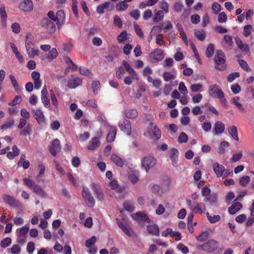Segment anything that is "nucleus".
<instances>
[{
	"label": "nucleus",
	"instance_id": "a19ab883",
	"mask_svg": "<svg viewBox=\"0 0 254 254\" xmlns=\"http://www.w3.org/2000/svg\"><path fill=\"white\" fill-rule=\"evenodd\" d=\"M209 233L207 231L202 232L198 236L196 237V239L199 242H204L208 238Z\"/></svg>",
	"mask_w": 254,
	"mask_h": 254
},
{
	"label": "nucleus",
	"instance_id": "79ce46f5",
	"mask_svg": "<svg viewBox=\"0 0 254 254\" xmlns=\"http://www.w3.org/2000/svg\"><path fill=\"white\" fill-rule=\"evenodd\" d=\"M11 243V240L10 238H5L1 241L0 246L2 248H5L9 246Z\"/></svg>",
	"mask_w": 254,
	"mask_h": 254
},
{
	"label": "nucleus",
	"instance_id": "a878e982",
	"mask_svg": "<svg viewBox=\"0 0 254 254\" xmlns=\"http://www.w3.org/2000/svg\"><path fill=\"white\" fill-rule=\"evenodd\" d=\"M228 132L232 137L237 140H239L237 128L235 126H232L228 128Z\"/></svg>",
	"mask_w": 254,
	"mask_h": 254
},
{
	"label": "nucleus",
	"instance_id": "6ab92c4d",
	"mask_svg": "<svg viewBox=\"0 0 254 254\" xmlns=\"http://www.w3.org/2000/svg\"><path fill=\"white\" fill-rule=\"evenodd\" d=\"M82 83V80L79 78H75L70 79L68 80L67 86L70 88H75L80 85Z\"/></svg>",
	"mask_w": 254,
	"mask_h": 254
},
{
	"label": "nucleus",
	"instance_id": "bf43d9fd",
	"mask_svg": "<svg viewBox=\"0 0 254 254\" xmlns=\"http://www.w3.org/2000/svg\"><path fill=\"white\" fill-rule=\"evenodd\" d=\"M239 64L240 66L244 70L247 71H249L250 69L247 63L243 60H239Z\"/></svg>",
	"mask_w": 254,
	"mask_h": 254
},
{
	"label": "nucleus",
	"instance_id": "a211bd4d",
	"mask_svg": "<svg viewBox=\"0 0 254 254\" xmlns=\"http://www.w3.org/2000/svg\"><path fill=\"white\" fill-rule=\"evenodd\" d=\"M213 168L218 177L223 176V172L225 171L223 166L219 164L218 163L213 164Z\"/></svg>",
	"mask_w": 254,
	"mask_h": 254
},
{
	"label": "nucleus",
	"instance_id": "e2e57ef3",
	"mask_svg": "<svg viewBox=\"0 0 254 254\" xmlns=\"http://www.w3.org/2000/svg\"><path fill=\"white\" fill-rule=\"evenodd\" d=\"M243 156V154L242 153H240L238 154H234L233 157L230 159V162L231 163L236 162L239 160H240Z\"/></svg>",
	"mask_w": 254,
	"mask_h": 254
},
{
	"label": "nucleus",
	"instance_id": "58836bf2",
	"mask_svg": "<svg viewBox=\"0 0 254 254\" xmlns=\"http://www.w3.org/2000/svg\"><path fill=\"white\" fill-rule=\"evenodd\" d=\"M14 124V121L13 120H9L0 126V128L2 129H6L11 127Z\"/></svg>",
	"mask_w": 254,
	"mask_h": 254
},
{
	"label": "nucleus",
	"instance_id": "774afa93",
	"mask_svg": "<svg viewBox=\"0 0 254 254\" xmlns=\"http://www.w3.org/2000/svg\"><path fill=\"white\" fill-rule=\"evenodd\" d=\"M231 89L235 94L239 93L241 91V87L238 83L232 85Z\"/></svg>",
	"mask_w": 254,
	"mask_h": 254
},
{
	"label": "nucleus",
	"instance_id": "69168bd1",
	"mask_svg": "<svg viewBox=\"0 0 254 254\" xmlns=\"http://www.w3.org/2000/svg\"><path fill=\"white\" fill-rule=\"evenodd\" d=\"M156 43L160 46L165 44L166 42L163 40L162 34H159L156 36Z\"/></svg>",
	"mask_w": 254,
	"mask_h": 254
},
{
	"label": "nucleus",
	"instance_id": "a18cd8bd",
	"mask_svg": "<svg viewBox=\"0 0 254 254\" xmlns=\"http://www.w3.org/2000/svg\"><path fill=\"white\" fill-rule=\"evenodd\" d=\"M230 145L229 143L226 141H223L221 142L220 147L219 149L218 153L219 154H222L225 153V148L228 147Z\"/></svg>",
	"mask_w": 254,
	"mask_h": 254
},
{
	"label": "nucleus",
	"instance_id": "4d7b16f0",
	"mask_svg": "<svg viewBox=\"0 0 254 254\" xmlns=\"http://www.w3.org/2000/svg\"><path fill=\"white\" fill-rule=\"evenodd\" d=\"M235 196V195L233 191H229L226 195V198H225L226 202L228 204H230L231 203V201L232 200V199L233 198H234Z\"/></svg>",
	"mask_w": 254,
	"mask_h": 254
},
{
	"label": "nucleus",
	"instance_id": "2eb2a0df",
	"mask_svg": "<svg viewBox=\"0 0 254 254\" xmlns=\"http://www.w3.org/2000/svg\"><path fill=\"white\" fill-rule=\"evenodd\" d=\"M242 208V204L239 202H234L228 208V212L231 215L235 214L237 211Z\"/></svg>",
	"mask_w": 254,
	"mask_h": 254
},
{
	"label": "nucleus",
	"instance_id": "680f3d73",
	"mask_svg": "<svg viewBox=\"0 0 254 254\" xmlns=\"http://www.w3.org/2000/svg\"><path fill=\"white\" fill-rule=\"evenodd\" d=\"M221 5L218 2H214L212 5V9L214 13L217 14L218 12L221 10Z\"/></svg>",
	"mask_w": 254,
	"mask_h": 254
},
{
	"label": "nucleus",
	"instance_id": "ddd939ff",
	"mask_svg": "<svg viewBox=\"0 0 254 254\" xmlns=\"http://www.w3.org/2000/svg\"><path fill=\"white\" fill-rule=\"evenodd\" d=\"M41 100L45 107H50V99L48 98V93L46 86L41 91Z\"/></svg>",
	"mask_w": 254,
	"mask_h": 254
},
{
	"label": "nucleus",
	"instance_id": "6e6552de",
	"mask_svg": "<svg viewBox=\"0 0 254 254\" xmlns=\"http://www.w3.org/2000/svg\"><path fill=\"white\" fill-rule=\"evenodd\" d=\"M218 243L216 241L213 240H210L206 243L203 244L204 247V250L208 252H212L218 248Z\"/></svg>",
	"mask_w": 254,
	"mask_h": 254
},
{
	"label": "nucleus",
	"instance_id": "5fc2aeb1",
	"mask_svg": "<svg viewBox=\"0 0 254 254\" xmlns=\"http://www.w3.org/2000/svg\"><path fill=\"white\" fill-rule=\"evenodd\" d=\"M127 39V33L126 31H122L118 36L117 39L119 43L126 41Z\"/></svg>",
	"mask_w": 254,
	"mask_h": 254
},
{
	"label": "nucleus",
	"instance_id": "473e14b6",
	"mask_svg": "<svg viewBox=\"0 0 254 254\" xmlns=\"http://www.w3.org/2000/svg\"><path fill=\"white\" fill-rule=\"evenodd\" d=\"M239 99L240 98L239 97H235L231 99V102L232 104L236 105L240 111L244 112L245 109L244 108L242 104L238 102Z\"/></svg>",
	"mask_w": 254,
	"mask_h": 254
},
{
	"label": "nucleus",
	"instance_id": "6e6d98bb",
	"mask_svg": "<svg viewBox=\"0 0 254 254\" xmlns=\"http://www.w3.org/2000/svg\"><path fill=\"white\" fill-rule=\"evenodd\" d=\"M29 227L27 226H23L19 230L18 235L22 236L24 237H26L27 233L29 231Z\"/></svg>",
	"mask_w": 254,
	"mask_h": 254
},
{
	"label": "nucleus",
	"instance_id": "5701e85b",
	"mask_svg": "<svg viewBox=\"0 0 254 254\" xmlns=\"http://www.w3.org/2000/svg\"><path fill=\"white\" fill-rule=\"evenodd\" d=\"M26 156L24 154H21L20 158L17 163L18 166H22L24 169H27L29 168L30 163L28 160H26Z\"/></svg>",
	"mask_w": 254,
	"mask_h": 254
},
{
	"label": "nucleus",
	"instance_id": "09e8293b",
	"mask_svg": "<svg viewBox=\"0 0 254 254\" xmlns=\"http://www.w3.org/2000/svg\"><path fill=\"white\" fill-rule=\"evenodd\" d=\"M240 76V73L238 72H234L230 73L227 77V81L229 82H233L236 78Z\"/></svg>",
	"mask_w": 254,
	"mask_h": 254
},
{
	"label": "nucleus",
	"instance_id": "4468645a",
	"mask_svg": "<svg viewBox=\"0 0 254 254\" xmlns=\"http://www.w3.org/2000/svg\"><path fill=\"white\" fill-rule=\"evenodd\" d=\"M60 149V142L59 139H55L53 140L52 145L49 147V151L51 154L55 156L57 155V151Z\"/></svg>",
	"mask_w": 254,
	"mask_h": 254
},
{
	"label": "nucleus",
	"instance_id": "37998d69",
	"mask_svg": "<svg viewBox=\"0 0 254 254\" xmlns=\"http://www.w3.org/2000/svg\"><path fill=\"white\" fill-rule=\"evenodd\" d=\"M32 131V126L30 124H28L26 127L23 130H21L20 134L21 136H26L30 133Z\"/></svg>",
	"mask_w": 254,
	"mask_h": 254
},
{
	"label": "nucleus",
	"instance_id": "4be33fe9",
	"mask_svg": "<svg viewBox=\"0 0 254 254\" xmlns=\"http://www.w3.org/2000/svg\"><path fill=\"white\" fill-rule=\"evenodd\" d=\"M111 160L115 163L116 165L120 167H123L125 164V161H124L122 158L119 157L118 155L116 154H112L111 156Z\"/></svg>",
	"mask_w": 254,
	"mask_h": 254
},
{
	"label": "nucleus",
	"instance_id": "cd10ccee",
	"mask_svg": "<svg viewBox=\"0 0 254 254\" xmlns=\"http://www.w3.org/2000/svg\"><path fill=\"white\" fill-rule=\"evenodd\" d=\"M214 129L215 134L222 133L225 130V126L222 122H217L215 124Z\"/></svg>",
	"mask_w": 254,
	"mask_h": 254
},
{
	"label": "nucleus",
	"instance_id": "4c0bfd02",
	"mask_svg": "<svg viewBox=\"0 0 254 254\" xmlns=\"http://www.w3.org/2000/svg\"><path fill=\"white\" fill-rule=\"evenodd\" d=\"M164 17V12L162 10L158 11L153 17V21L155 22H158L163 19Z\"/></svg>",
	"mask_w": 254,
	"mask_h": 254
},
{
	"label": "nucleus",
	"instance_id": "f257e3e1",
	"mask_svg": "<svg viewBox=\"0 0 254 254\" xmlns=\"http://www.w3.org/2000/svg\"><path fill=\"white\" fill-rule=\"evenodd\" d=\"M214 61L216 64L215 68L217 69L223 71L226 69L225 54L221 50L216 51Z\"/></svg>",
	"mask_w": 254,
	"mask_h": 254
},
{
	"label": "nucleus",
	"instance_id": "aec40b11",
	"mask_svg": "<svg viewBox=\"0 0 254 254\" xmlns=\"http://www.w3.org/2000/svg\"><path fill=\"white\" fill-rule=\"evenodd\" d=\"M135 219L140 222H147V223L150 222V220L148 217L147 215L144 213L138 212H136L135 214Z\"/></svg>",
	"mask_w": 254,
	"mask_h": 254
},
{
	"label": "nucleus",
	"instance_id": "39448f33",
	"mask_svg": "<svg viewBox=\"0 0 254 254\" xmlns=\"http://www.w3.org/2000/svg\"><path fill=\"white\" fill-rule=\"evenodd\" d=\"M82 195L83 199L87 201V205L89 207H93L95 203V199L88 189L83 188Z\"/></svg>",
	"mask_w": 254,
	"mask_h": 254
},
{
	"label": "nucleus",
	"instance_id": "8fccbe9b",
	"mask_svg": "<svg viewBox=\"0 0 254 254\" xmlns=\"http://www.w3.org/2000/svg\"><path fill=\"white\" fill-rule=\"evenodd\" d=\"M0 14L1 18V22L5 23L7 18V14L4 6H1L0 8Z\"/></svg>",
	"mask_w": 254,
	"mask_h": 254
},
{
	"label": "nucleus",
	"instance_id": "0eeeda50",
	"mask_svg": "<svg viewBox=\"0 0 254 254\" xmlns=\"http://www.w3.org/2000/svg\"><path fill=\"white\" fill-rule=\"evenodd\" d=\"M150 59L152 63H157L164 58L163 51L160 49H156L150 54Z\"/></svg>",
	"mask_w": 254,
	"mask_h": 254
},
{
	"label": "nucleus",
	"instance_id": "72a5a7b5",
	"mask_svg": "<svg viewBox=\"0 0 254 254\" xmlns=\"http://www.w3.org/2000/svg\"><path fill=\"white\" fill-rule=\"evenodd\" d=\"M214 52V45L213 44L210 43L206 50L205 54L207 58H210L212 56Z\"/></svg>",
	"mask_w": 254,
	"mask_h": 254
},
{
	"label": "nucleus",
	"instance_id": "2f4dec72",
	"mask_svg": "<svg viewBox=\"0 0 254 254\" xmlns=\"http://www.w3.org/2000/svg\"><path fill=\"white\" fill-rule=\"evenodd\" d=\"M192 210L194 213H202L205 210V205L202 202L197 203Z\"/></svg>",
	"mask_w": 254,
	"mask_h": 254
},
{
	"label": "nucleus",
	"instance_id": "1a4fd4ad",
	"mask_svg": "<svg viewBox=\"0 0 254 254\" xmlns=\"http://www.w3.org/2000/svg\"><path fill=\"white\" fill-rule=\"evenodd\" d=\"M34 116L37 120L38 124L43 125L45 123V117L44 115L43 112L40 109L33 110Z\"/></svg>",
	"mask_w": 254,
	"mask_h": 254
},
{
	"label": "nucleus",
	"instance_id": "20e7f679",
	"mask_svg": "<svg viewBox=\"0 0 254 254\" xmlns=\"http://www.w3.org/2000/svg\"><path fill=\"white\" fill-rule=\"evenodd\" d=\"M156 164V160L152 156H147L144 157L141 161V166L147 172L149 169Z\"/></svg>",
	"mask_w": 254,
	"mask_h": 254
},
{
	"label": "nucleus",
	"instance_id": "c756f323",
	"mask_svg": "<svg viewBox=\"0 0 254 254\" xmlns=\"http://www.w3.org/2000/svg\"><path fill=\"white\" fill-rule=\"evenodd\" d=\"M127 2L129 1L124 0V1L119 2L116 5V9L120 11L125 10L128 6L127 4Z\"/></svg>",
	"mask_w": 254,
	"mask_h": 254
},
{
	"label": "nucleus",
	"instance_id": "f3484780",
	"mask_svg": "<svg viewBox=\"0 0 254 254\" xmlns=\"http://www.w3.org/2000/svg\"><path fill=\"white\" fill-rule=\"evenodd\" d=\"M117 133V129L115 127H110L109 132L107 136V141L111 142L113 141L115 138Z\"/></svg>",
	"mask_w": 254,
	"mask_h": 254
},
{
	"label": "nucleus",
	"instance_id": "052dcab7",
	"mask_svg": "<svg viewBox=\"0 0 254 254\" xmlns=\"http://www.w3.org/2000/svg\"><path fill=\"white\" fill-rule=\"evenodd\" d=\"M9 78L11 80V83H12L13 86L14 87L15 90L16 91H18V90L19 89V85H18L17 80L15 78L14 76L13 75L10 74L9 75Z\"/></svg>",
	"mask_w": 254,
	"mask_h": 254
},
{
	"label": "nucleus",
	"instance_id": "9b49d317",
	"mask_svg": "<svg viewBox=\"0 0 254 254\" xmlns=\"http://www.w3.org/2000/svg\"><path fill=\"white\" fill-rule=\"evenodd\" d=\"M19 7L24 11L30 12L33 9V4L31 0H23L20 3Z\"/></svg>",
	"mask_w": 254,
	"mask_h": 254
},
{
	"label": "nucleus",
	"instance_id": "864d4df0",
	"mask_svg": "<svg viewBox=\"0 0 254 254\" xmlns=\"http://www.w3.org/2000/svg\"><path fill=\"white\" fill-rule=\"evenodd\" d=\"M92 88L95 94L97 93L100 88V83L99 81H93L92 83Z\"/></svg>",
	"mask_w": 254,
	"mask_h": 254
},
{
	"label": "nucleus",
	"instance_id": "9d476101",
	"mask_svg": "<svg viewBox=\"0 0 254 254\" xmlns=\"http://www.w3.org/2000/svg\"><path fill=\"white\" fill-rule=\"evenodd\" d=\"M120 128L122 130L126 132L128 135L131 133V125L130 122L126 119H124L119 124Z\"/></svg>",
	"mask_w": 254,
	"mask_h": 254
},
{
	"label": "nucleus",
	"instance_id": "bb28decb",
	"mask_svg": "<svg viewBox=\"0 0 254 254\" xmlns=\"http://www.w3.org/2000/svg\"><path fill=\"white\" fill-rule=\"evenodd\" d=\"M100 145V142L98 137H95L92 138V142L90 143L87 147L88 150H93Z\"/></svg>",
	"mask_w": 254,
	"mask_h": 254
},
{
	"label": "nucleus",
	"instance_id": "c85d7f7f",
	"mask_svg": "<svg viewBox=\"0 0 254 254\" xmlns=\"http://www.w3.org/2000/svg\"><path fill=\"white\" fill-rule=\"evenodd\" d=\"M126 116L128 119H133L138 116V113L135 109H128L126 111Z\"/></svg>",
	"mask_w": 254,
	"mask_h": 254
},
{
	"label": "nucleus",
	"instance_id": "13d9d810",
	"mask_svg": "<svg viewBox=\"0 0 254 254\" xmlns=\"http://www.w3.org/2000/svg\"><path fill=\"white\" fill-rule=\"evenodd\" d=\"M227 16L224 12H220L218 15V21L219 23H224L227 21Z\"/></svg>",
	"mask_w": 254,
	"mask_h": 254
},
{
	"label": "nucleus",
	"instance_id": "338daca9",
	"mask_svg": "<svg viewBox=\"0 0 254 254\" xmlns=\"http://www.w3.org/2000/svg\"><path fill=\"white\" fill-rule=\"evenodd\" d=\"M202 84L200 83L192 84L190 86V90L192 92H197L202 88Z\"/></svg>",
	"mask_w": 254,
	"mask_h": 254
},
{
	"label": "nucleus",
	"instance_id": "412c9836",
	"mask_svg": "<svg viewBox=\"0 0 254 254\" xmlns=\"http://www.w3.org/2000/svg\"><path fill=\"white\" fill-rule=\"evenodd\" d=\"M123 65L128 73L131 74L133 78H137V75L135 73V71L127 61H124L123 62Z\"/></svg>",
	"mask_w": 254,
	"mask_h": 254
},
{
	"label": "nucleus",
	"instance_id": "f704fd0d",
	"mask_svg": "<svg viewBox=\"0 0 254 254\" xmlns=\"http://www.w3.org/2000/svg\"><path fill=\"white\" fill-rule=\"evenodd\" d=\"M58 52L55 48H53L49 51L47 56V58L48 60L51 61L55 59L58 56Z\"/></svg>",
	"mask_w": 254,
	"mask_h": 254
},
{
	"label": "nucleus",
	"instance_id": "ea45409f",
	"mask_svg": "<svg viewBox=\"0 0 254 254\" xmlns=\"http://www.w3.org/2000/svg\"><path fill=\"white\" fill-rule=\"evenodd\" d=\"M250 182V177L248 176H243L239 179V183L243 187H246Z\"/></svg>",
	"mask_w": 254,
	"mask_h": 254
},
{
	"label": "nucleus",
	"instance_id": "0e129e2a",
	"mask_svg": "<svg viewBox=\"0 0 254 254\" xmlns=\"http://www.w3.org/2000/svg\"><path fill=\"white\" fill-rule=\"evenodd\" d=\"M114 23L115 25L117 26L119 28L122 27V21L121 19L118 16L115 15L114 18Z\"/></svg>",
	"mask_w": 254,
	"mask_h": 254
},
{
	"label": "nucleus",
	"instance_id": "f8f14e48",
	"mask_svg": "<svg viewBox=\"0 0 254 254\" xmlns=\"http://www.w3.org/2000/svg\"><path fill=\"white\" fill-rule=\"evenodd\" d=\"M92 189L94 192L97 199L100 201L104 200V194L98 185L93 183L92 184Z\"/></svg>",
	"mask_w": 254,
	"mask_h": 254
},
{
	"label": "nucleus",
	"instance_id": "3c124183",
	"mask_svg": "<svg viewBox=\"0 0 254 254\" xmlns=\"http://www.w3.org/2000/svg\"><path fill=\"white\" fill-rule=\"evenodd\" d=\"M133 26H134V28L136 34L140 38H143V37H144L143 33L141 28L139 26V25L134 22L133 23Z\"/></svg>",
	"mask_w": 254,
	"mask_h": 254
},
{
	"label": "nucleus",
	"instance_id": "423d86ee",
	"mask_svg": "<svg viewBox=\"0 0 254 254\" xmlns=\"http://www.w3.org/2000/svg\"><path fill=\"white\" fill-rule=\"evenodd\" d=\"M2 199L4 202L8 205L13 207L20 208L22 207V204L18 200L11 195L8 194H3L2 195Z\"/></svg>",
	"mask_w": 254,
	"mask_h": 254
},
{
	"label": "nucleus",
	"instance_id": "dca6fc26",
	"mask_svg": "<svg viewBox=\"0 0 254 254\" xmlns=\"http://www.w3.org/2000/svg\"><path fill=\"white\" fill-rule=\"evenodd\" d=\"M56 20L58 27L61 26L65 20V14L63 10H58L56 15Z\"/></svg>",
	"mask_w": 254,
	"mask_h": 254
},
{
	"label": "nucleus",
	"instance_id": "393cba45",
	"mask_svg": "<svg viewBox=\"0 0 254 254\" xmlns=\"http://www.w3.org/2000/svg\"><path fill=\"white\" fill-rule=\"evenodd\" d=\"M148 233L152 235L159 236V229L156 224L150 225L147 226Z\"/></svg>",
	"mask_w": 254,
	"mask_h": 254
},
{
	"label": "nucleus",
	"instance_id": "f03ea898",
	"mask_svg": "<svg viewBox=\"0 0 254 254\" xmlns=\"http://www.w3.org/2000/svg\"><path fill=\"white\" fill-rule=\"evenodd\" d=\"M23 181L24 184L31 189L34 192L39 195L41 197L45 196L46 193L45 191L40 186L37 185L33 181L27 178H24Z\"/></svg>",
	"mask_w": 254,
	"mask_h": 254
},
{
	"label": "nucleus",
	"instance_id": "7ed1b4c3",
	"mask_svg": "<svg viewBox=\"0 0 254 254\" xmlns=\"http://www.w3.org/2000/svg\"><path fill=\"white\" fill-rule=\"evenodd\" d=\"M41 26L49 34L55 33L56 26L53 21L47 17L42 19L40 23Z\"/></svg>",
	"mask_w": 254,
	"mask_h": 254
},
{
	"label": "nucleus",
	"instance_id": "c9c22d12",
	"mask_svg": "<svg viewBox=\"0 0 254 254\" xmlns=\"http://www.w3.org/2000/svg\"><path fill=\"white\" fill-rule=\"evenodd\" d=\"M206 214L208 220L211 223H215L217 222H218L221 219V217L219 215H214L213 216H211L209 215V213L208 212H207Z\"/></svg>",
	"mask_w": 254,
	"mask_h": 254
},
{
	"label": "nucleus",
	"instance_id": "de8ad7c7",
	"mask_svg": "<svg viewBox=\"0 0 254 254\" xmlns=\"http://www.w3.org/2000/svg\"><path fill=\"white\" fill-rule=\"evenodd\" d=\"M252 28L251 25H247L244 27L243 34L245 37H248L251 34Z\"/></svg>",
	"mask_w": 254,
	"mask_h": 254
},
{
	"label": "nucleus",
	"instance_id": "49530a36",
	"mask_svg": "<svg viewBox=\"0 0 254 254\" xmlns=\"http://www.w3.org/2000/svg\"><path fill=\"white\" fill-rule=\"evenodd\" d=\"M188 137L187 134L184 132H181L178 138L179 143H186L188 141Z\"/></svg>",
	"mask_w": 254,
	"mask_h": 254
},
{
	"label": "nucleus",
	"instance_id": "e433bc0d",
	"mask_svg": "<svg viewBox=\"0 0 254 254\" xmlns=\"http://www.w3.org/2000/svg\"><path fill=\"white\" fill-rule=\"evenodd\" d=\"M194 34L200 41H203L206 37L205 32L203 30H195Z\"/></svg>",
	"mask_w": 254,
	"mask_h": 254
},
{
	"label": "nucleus",
	"instance_id": "603ef678",
	"mask_svg": "<svg viewBox=\"0 0 254 254\" xmlns=\"http://www.w3.org/2000/svg\"><path fill=\"white\" fill-rule=\"evenodd\" d=\"M96 242V237L95 236H92L91 238L87 240L85 242L86 247L89 248L93 246Z\"/></svg>",
	"mask_w": 254,
	"mask_h": 254
},
{
	"label": "nucleus",
	"instance_id": "7c9ffc66",
	"mask_svg": "<svg viewBox=\"0 0 254 254\" xmlns=\"http://www.w3.org/2000/svg\"><path fill=\"white\" fill-rule=\"evenodd\" d=\"M10 45L11 46V48L13 52L15 54L17 59L19 60L20 62H23V58L22 55L19 53L18 52L17 48L15 46V45L13 43H10Z\"/></svg>",
	"mask_w": 254,
	"mask_h": 254
},
{
	"label": "nucleus",
	"instance_id": "c03bdc74",
	"mask_svg": "<svg viewBox=\"0 0 254 254\" xmlns=\"http://www.w3.org/2000/svg\"><path fill=\"white\" fill-rule=\"evenodd\" d=\"M79 72L81 74L84 75L88 77L92 76V74L90 70L84 66H80Z\"/></svg>",
	"mask_w": 254,
	"mask_h": 254
},
{
	"label": "nucleus",
	"instance_id": "b1692460",
	"mask_svg": "<svg viewBox=\"0 0 254 254\" xmlns=\"http://www.w3.org/2000/svg\"><path fill=\"white\" fill-rule=\"evenodd\" d=\"M150 129L151 132L153 135L155 137L156 139H158L161 137V131L157 127L153 125L152 123H150Z\"/></svg>",
	"mask_w": 254,
	"mask_h": 254
}]
</instances>
